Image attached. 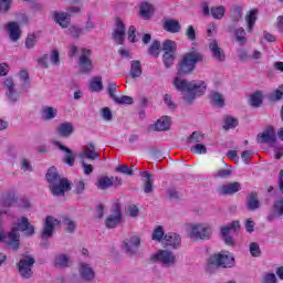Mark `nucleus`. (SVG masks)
I'll return each instance as SVG.
<instances>
[{
	"label": "nucleus",
	"mask_w": 283,
	"mask_h": 283,
	"mask_svg": "<svg viewBox=\"0 0 283 283\" xmlns=\"http://www.w3.org/2000/svg\"><path fill=\"white\" fill-rule=\"evenodd\" d=\"M174 85L178 92H186L187 94L184 96V101L188 105L191 104V101L196 98V96H202L205 92H207V84L205 81L195 80V81H187L180 77H176L174 81Z\"/></svg>",
	"instance_id": "1"
},
{
	"label": "nucleus",
	"mask_w": 283,
	"mask_h": 283,
	"mask_svg": "<svg viewBox=\"0 0 283 283\" xmlns=\"http://www.w3.org/2000/svg\"><path fill=\"white\" fill-rule=\"evenodd\" d=\"M203 61L205 54L198 51V49L192 48L179 60L177 64V74L179 76H189V74H193L198 63H202Z\"/></svg>",
	"instance_id": "2"
},
{
	"label": "nucleus",
	"mask_w": 283,
	"mask_h": 283,
	"mask_svg": "<svg viewBox=\"0 0 283 283\" xmlns=\"http://www.w3.org/2000/svg\"><path fill=\"white\" fill-rule=\"evenodd\" d=\"M46 180L49 182V189L52 196L61 197L65 196V191H70L72 189V182L66 178H62L56 171L55 167H51L46 172Z\"/></svg>",
	"instance_id": "3"
},
{
	"label": "nucleus",
	"mask_w": 283,
	"mask_h": 283,
	"mask_svg": "<svg viewBox=\"0 0 283 283\" xmlns=\"http://www.w3.org/2000/svg\"><path fill=\"white\" fill-rule=\"evenodd\" d=\"M233 266H235V258L233 255L218 252L207 259L206 271L207 273H216L220 269H233Z\"/></svg>",
	"instance_id": "4"
},
{
	"label": "nucleus",
	"mask_w": 283,
	"mask_h": 283,
	"mask_svg": "<svg viewBox=\"0 0 283 283\" xmlns=\"http://www.w3.org/2000/svg\"><path fill=\"white\" fill-rule=\"evenodd\" d=\"M178 50V45L174 40H165L163 43V63L166 70H169L174 66L176 62V51Z\"/></svg>",
	"instance_id": "5"
},
{
	"label": "nucleus",
	"mask_w": 283,
	"mask_h": 283,
	"mask_svg": "<svg viewBox=\"0 0 283 283\" xmlns=\"http://www.w3.org/2000/svg\"><path fill=\"white\" fill-rule=\"evenodd\" d=\"M36 260L33 255L30 254H22V258L20 259L18 266V273L21 275L23 280H30L32 275H34V272L32 271V266H34V263Z\"/></svg>",
	"instance_id": "6"
},
{
	"label": "nucleus",
	"mask_w": 283,
	"mask_h": 283,
	"mask_svg": "<svg viewBox=\"0 0 283 283\" xmlns=\"http://www.w3.org/2000/svg\"><path fill=\"white\" fill-rule=\"evenodd\" d=\"M151 262H160L164 266H176V254L169 250H159L150 256Z\"/></svg>",
	"instance_id": "7"
},
{
	"label": "nucleus",
	"mask_w": 283,
	"mask_h": 283,
	"mask_svg": "<svg viewBox=\"0 0 283 283\" xmlns=\"http://www.w3.org/2000/svg\"><path fill=\"white\" fill-rule=\"evenodd\" d=\"M213 229L209 224L199 223L191 227L190 238L192 240H211Z\"/></svg>",
	"instance_id": "8"
},
{
	"label": "nucleus",
	"mask_w": 283,
	"mask_h": 283,
	"mask_svg": "<svg viewBox=\"0 0 283 283\" xmlns=\"http://www.w3.org/2000/svg\"><path fill=\"white\" fill-rule=\"evenodd\" d=\"M14 229H15V242L18 244V249H19V238H20L19 231H21L22 233H25L27 235H34V226L30 223L27 217H21L20 219H18L17 226L13 227L11 231H13Z\"/></svg>",
	"instance_id": "9"
},
{
	"label": "nucleus",
	"mask_w": 283,
	"mask_h": 283,
	"mask_svg": "<svg viewBox=\"0 0 283 283\" xmlns=\"http://www.w3.org/2000/svg\"><path fill=\"white\" fill-rule=\"evenodd\" d=\"M238 230H240V221H232L231 223L221 227L222 240L228 247H235V241L233 240V237L229 235V233H231V231L238 233Z\"/></svg>",
	"instance_id": "10"
},
{
	"label": "nucleus",
	"mask_w": 283,
	"mask_h": 283,
	"mask_svg": "<svg viewBox=\"0 0 283 283\" xmlns=\"http://www.w3.org/2000/svg\"><path fill=\"white\" fill-rule=\"evenodd\" d=\"M81 52L82 54L78 60V66L83 74H90V72L94 70V64H92V60L90 59V56H92V50L82 49Z\"/></svg>",
	"instance_id": "11"
},
{
	"label": "nucleus",
	"mask_w": 283,
	"mask_h": 283,
	"mask_svg": "<svg viewBox=\"0 0 283 283\" xmlns=\"http://www.w3.org/2000/svg\"><path fill=\"white\" fill-rule=\"evenodd\" d=\"M120 222H123V213L120 212V206L116 203L112 209V214L105 220V227L106 229H116Z\"/></svg>",
	"instance_id": "12"
},
{
	"label": "nucleus",
	"mask_w": 283,
	"mask_h": 283,
	"mask_svg": "<svg viewBox=\"0 0 283 283\" xmlns=\"http://www.w3.org/2000/svg\"><path fill=\"white\" fill-rule=\"evenodd\" d=\"M140 247V237L133 235L124 240L123 249L129 258H134L138 253V248Z\"/></svg>",
	"instance_id": "13"
},
{
	"label": "nucleus",
	"mask_w": 283,
	"mask_h": 283,
	"mask_svg": "<svg viewBox=\"0 0 283 283\" xmlns=\"http://www.w3.org/2000/svg\"><path fill=\"white\" fill-rule=\"evenodd\" d=\"M277 140V136L275 135V128L273 126H269L262 133H260L256 137V142L260 145H273Z\"/></svg>",
	"instance_id": "14"
},
{
	"label": "nucleus",
	"mask_w": 283,
	"mask_h": 283,
	"mask_svg": "<svg viewBox=\"0 0 283 283\" xmlns=\"http://www.w3.org/2000/svg\"><path fill=\"white\" fill-rule=\"evenodd\" d=\"M59 224H61V221L59 219H55L52 216H48L44 220V227L41 233L42 240H48L52 238V235L54 234V227Z\"/></svg>",
	"instance_id": "15"
},
{
	"label": "nucleus",
	"mask_w": 283,
	"mask_h": 283,
	"mask_svg": "<svg viewBox=\"0 0 283 283\" xmlns=\"http://www.w3.org/2000/svg\"><path fill=\"white\" fill-rule=\"evenodd\" d=\"M125 22L120 18L115 19V29L113 30L112 36L117 45L125 43Z\"/></svg>",
	"instance_id": "16"
},
{
	"label": "nucleus",
	"mask_w": 283,
	"mask_h": 283,
	"mask_svg": "<svg viewBox=\"0 0 283 283\" xmlns=\"http://www.w3.org/2000/svg\"><path fill=\"white\" fill-rule=\"evenodd\" d=\"M80 158L81 160H98L101 155L96 151V147L92 143H88L80 154Z\"/></svg>",
	"instance_id": "17"
},
{
	"label": "nucleus",
	"mask_w": 283,
	"mask_h": 283,
	"mask_svg": "<svg viewBox=\"0 0 283 283\" xmlns=\"http://www.w3.org/2000/svg\"><path fill=\"white\" fill-rule=\"evenodd\" d=\"M245 207L248 211H258L262 203L260 202V197L256 191L250 192L245 198Z\"/></svg>",
	"instance_id": "18"
},
{
	"label": "nucleus",
	"mask_w": 283,
	"mask_h": 283,
	"mask_svg": "<svg viewBox=\"0 0 283 283\" xmlns=\"http://www.w3.org/2000/svg\"><path fill=\"white\" fill-rule=\"evenodd\" d=\"M242 189V185L238 181L230 182L228 185H222L218 189L219 196H233V193H238Z\"/></svg>",
	"instance_id": "19"
},
{
	"label": "nucleus",
	"mask_w": 283,
	"mask_h": 283,
	"mask_svg": "<svg viewBox=\"0 0 283 283\" xmlns=\"http://www.w3.org/2000/svg\"><path fill=\"white\" fill-rule=\"evenodd\" d=\"M209 50L214 61H219L220 63L224 62V59H226L224 50H222V48L218 45V40H210Z\"/></svg>",
	"instance_id": "20"
},
{
	"label": "nucleus",
	"mask_w": 283,
	"mask_h": 283,
	"mask_svg": "<svg viewBox=\"0 0 283 283\" xmlns=\"http://www.w3.org/2000/svg\"><path fill=\"white\" fill-rule=\"evenodd\" d=\"M53 145H55V147H57L61 151H65L66 155L63 161L66 165H69V167H74V163L76 160V157L74 156V151L67 148L66 146H64L63 144H61V142H53Z\"/></svg>",
	"instance_id": "21"
},
{
	"label": "nucleus",
	"mask_w": 283,
	"mask_h": 283,
	"mask_svg": "<svg viewBox=\"0 0 283 283\" xmlns=\"http://www.w3.org/2000/svg\"><path fill=\"white\" fill-rule=\"evenodd\" d=\"M61 138H70L74 134V124L66 122L60 124L55 129Z\"/></svg>",
	"instance_id": "22"
},
{
	"label": "nucleus",
	"mask_w": 283,
	"mask_h": 283,
	"mask_svg": "<svg viewBox=\"0 0 283 283\" xmlns=\"http://www.w3.org/2000/svg\"><path fill=\"white\" fill-rule=\"evenodd\" d=\"M80 275L84 282H94V277H96V273L94 272V269L92 266L81 263L80 266Z\"/></svg>",
	"instance_id": "23"
},
{
	"label": "nucleus",
	"mask_w": 283,
	"mask_h": 283,
	"mask_svg": "<svg viewBox=\"0 0 283 283\" xmlns=\"http://www.w3.org/2000/svg\"><path fill=\"white\" fill-rule=\"evenodd\" d=\"M4 87L7 90V98H9L11 103H17L19 95L17 94V88H14V81L10 77L7 78L4 81Z\"/></svg>",
	"instance_id": "24"
},
{
	"label": "nucleus",
	"mask_w": 283,
	"mask_h": 283,
	"mask_svg": "<svg viewBox=\"0 0 283 283\" xmlns=\"http://www.w3.org/2000/svg\"><path fill=\"white\" fill-rule=\"evenodd\" d=\"M7 31L9 33V38L13 43H17L19 39H21V28H19V22H9L7 24Z\"/></svg>",
	"instance_id": "25"
},
{
	"label": "nucleus",
	"mask_w": 283,
	"mask_h": 283,
	"mask_svg": "<svg viewBox=\"0 0 283 283\" xmlns=\"http://www.w3.org/2000/svg\"><path fill=\"white\" fill-rule=\"evenodd\" d=\"M164 241L166 247H171L172 249H178L182 242V240L180 239V234L174 232L165 234Z\"/></svg>",
	"instance_id": "26"
},
{
	"label": "nucleus",
	"mask_w": 283,
	"mask_h": 283,
	"mask_svg": "<svg viewBox=\"0 0 283 283\" xmlns=\"http://www.w3.org/2000/svg\"><path fill=\"white\" fill-rule=\"evenodd\" d=\"M140 176L144 181V191L146 193H151L154 191V175L149 171L140 172Z\"/></svg>",
	"instance_id": "27"
},
{
	"label": "nucleus",
	"mask_w": 283,
	"mask_h": 283,
	"mask_svg": "<svg viewBox=\"0 0 283 283\" xmlns=\"http://www.w3.org/2000/svg\"><path fill=\"white\" fill-rule=\"evenodd\" d=\"M95 187H97L99 191H105L107 189H111V187H114V177H107V176L99 177L95 182Z\"/></svg>",
	"instance_id": "28"
},
{
	"label": "nucleus",
	"mask_w": 283,
	"mask_h": 283,
	"mask_svg": "<svg viewBox=\"0 0 283 283\" xmlns=\"http://www.w3.org/2000/svg\"><path fill=\"white\" fill-rule=\"evenodd\" d=\"M171 129V117L163 116L155 123V132H169Z\"/></svg>",
	"instance_id": "29"
},
{
	"label": "nucleus",
	"mask_w": 283,
	"mask_h": 283,
	"mask_svg": "<svg viewBox=\"0 0 283 283\" xmlns=\"http://www.w3.org/2000/svg\"><path fill=\"white\" fill-rule=\"evenodd\" d=\"M139 14L142 19L149 21V19H151L154 15V6L149 2H142L139 6Z\"/></svg>",
	"instance_id": "30"
},
{
	"label": "nucleus",
	"mask_w": 283,
	"mask_h": 283,
	"mask_svg": "<svg viewBox=\"0 0 283 283\" xmlns=\"http://www.w3.org/2000/svg\"><path fill=\"white\" fill-rule=\"evenodd\" d=\"M164 30L170 32V34H178L182 30V27L178 20L170 19L164 22Z\"/></svg>",
	"instance_id": "31"
},
{
	"label": "nucleus",
	"mask_w": 283,
	"mask_h": 283,
	"mask_svg": "<svg viewBox=\"0 0 283 283\" xmlns=\"http://www.w3.org/2000/svg\"><path fill=\"white\" fill-rule=\"evenodd\" d=\"M53 19L61 28H70V15L67 12H54Z\"/></svg>",
	"instance_id": "32"
},
{
	"label": "nucleus",
	"mask_w": 283,
	"mask_h": 283,
	"mask_svg": "<svg viewBox=\"0 0 283 283\" xmlns=\"http://www.w3.org/2000/svg\"><path fill=\"white\" fill-rule=\"evenodd\" d=\"M249 103L251 107H262V103H264V95L262 91H256L250 95Z\"/></svg>",
	"instance_id": "33"
},
{
	"label": "nucleus",
	"mask_w": 283,
	"mask_h": 283,
	"mask_svg": "<svg viewBox=\"0 0 283 283\" xmlns=\"http://www.w3.org/2000/svg\"><path fill=\"white\" fill-rule=\"evenodd\" d=\"M13 205H17V197L14 195L7 193L0 197V207H3V209H10Z\"/></svg>",
	"instance_id": "34"
},
{
	"label": "nucleus",
	"mask_w": 283,
	"mask_h": 283,
	"mask_svg": "<svg viewBox=\"0 0 283 283\" xmlns=\"http://www.w3.org/2000/svg\"><path fill=\"white\" fill-rule=\"evenodd\" d=\"M258 12H259L258 9H253L245 17V21L248 23V32H253V27L255 25V22L258 21Z\"/></svg>",
	"instance_id": "35"
},
{
	"label": "nucleus",
	"mask_w": 283,
	"mask_h": 283,
	"mask_svg": "<svg viewBox=\"0 0 283 283\" xmlns=\"http://www.w3.org/2000/svg\"><path fill=\"white\" fill-rule=\"evenodd\" d=\"M143 74V66L140 61L135 60L130 63V76L132 78H138Z\"/></svg>",
	"instance_id": "36"
},
{
	"label": "nucleus",
	"mask_w": 283,
	"mask_h": 283,
	"mask_svg": "<svg viewBox=\"0 0 283 283\" xmlns=\"http://www.w3.org/2000/svg\"><path fill=\"white\" fill-rule=\"evenodd\" d=\"M210 14L217 21H220L224 17V14H227V9L224 8V6L212 7L210 9Z\"/></svg>",
	"instance_id": "37"
},
{
	"label": "nucleus",
	"mask_w": 283,
	"mask_h": 283,
	"mask_svg": "<svg viewBox=\"0 0 283 283\" xmlns=\"http://www.w3.org/2000/svg\"><path fill=\"white\" fill-rule=\"evenodd\" d=\"M57 111L52 106H46L42 109V119L43 120H52L56 118Z\"/></svg>",
	"instance_id": "38"
},
{
	"label": "nucleus",
	"mask_w": 283,
	"mask_h": 283,
	"mask_svg": "<svg viewBox=\"0 0 283 283\" xmlns=\"http://www.w3.org/2000/svg\"><path fill=\"white\" fill-rule=\"evenodd\" d=\"M230 19L233 23H239L240 19H242V8L233 6L230 11Z\"/></svg>",
	"instance_id": "39"
},
{
	"label": "nucleus",
	"mask_w": 283,
	"mask_h": 283,
	"mask_svg": "<svg viewBox=\"0 0 283 283\" xmlns=\"http://www.w3.org/2000/svg\"><path fill=\"white\" fill-rule=\"evenodd\" d=\"M210 101L211 104L216 105L217 107H224V97L218 92H214L210 95Z\"/></svg>",
	"instance_id": "40"
},
{
	"label": "nucleus",
	"mask_w": 283,
	"mask_h": 283,
	"mask_svg": "<svg viewBox=\"0 0 283 283\" xmlns=\"http://www.w3.org/2000/svg\"><path fill=\"white\" fill-rule=\"evenodd\" d=\"M205 140V135L200 132H193L188 138L187 143L189 145H196L198 143H202Z\"/></svg>",
	"instance_id": "41"
},
{
	"label": "nucleus",
	"mask_w": 283,
	"mask_h": 283,
	"mask_svg": "<svg viewBox=\"0 0 283 283\" xmlns=\"http://www.w3.org/2000/svg\"><path fill=\"white\" fill-rule=\"evenodd\" d=\"M55 266L65 268L70 264V255L69 254H57L54 259Z\"/></svg>",
	"instance_id": "42"
},
{
	"label": "nucleus",
	"mask_w": 283,
	"mask_h": 283,
	"mask_svg": "<svg viewBox=\"0 0 283 283\" xmlns=\"http://www.w3.org/2000/svg\"><path fill=\"white\" fill-rule=\"evenodd\" d=\"M148 54H150V56H155V59H158V56L160 55V41L155 40L153 42V44L148 49Z\"/></svg>",
	"instance_id": "43"
},
{
	"label": "nucleus",
	"mask_w": 283,
	"mask_h": 283,
	"mask_svg": "<svg viewBox=\"0 0 283 283\" xmlns=\"http://www.w3.org/2000/svg\"><path fill=\"white\" fill-rule=\"evenodd\" d=\"M91 92H101L103 90V80L101 77H94L90 83Z\"/></svg>",
	"instance_id": "44"
},
{
	"label": "nucleus",
	"mask_w": 283,
	"mask_h": 283,
	"mask_svg": "<svg viewBox=\"0 0 283 283\" xmlns=\"http://www.w3.org/2000/svg\"><path fill=\"white\" fill-rule=\"evenodd\" d=\"M223 127H224V129H235V127H238V119H235L229 115H226Z\"/></svg>",
	"instance_id": "45"
},
{
	"label": "nucleus",
	"mask_w": 283,
	"mask_h": 283,
	"mask_svg": "<svg viewBox=\"0 0 283 283\" xmlns=\"http://www.w3.org/2000/svg\"><path fill=\"white\" fill-rule=\"evenodd\" d=\"M153 240H155V242H160L161 240H165V230L163 229V226H158L153 231Z\"/></svg>",
	"instance_id": "46"
},
{
	"label": "nucleus",
	"mask_w": 283,
	"mask_h": 283,
	"mask_svg": "<svg viewBox=\"0 0 283 283\" xmlns=\"http://www.w3.org/2000/svg\"><path fill=\"white\" fill-rule=\"evenodd\" d=\"M24 45L27 50H34V45H36V34L34 33L28 34Z\"/></svg>",
	"instance_id": "47"
},
{
	"label": "nucleus",
	"mask_w": 283,
	"mask_h": 283,
	"mask_svg": "<svg viewBox=\"0 0 283 283\" xmlns=\"http://www.w3.org/2000/svg\"><path fill=\"white\" fill-rule=\"evenodd\" d=\"M62 222L66 227L67 233H74L76 231V223L72 219L64 217Z\"/></svg>",
	"instance_id": "48"
},
{
	"label": "nucleus",
	"mask_w": 283,
	"mask_h": 283,
	"mask_svg": "<svg viewBox=\"0 0 283 283\" xmlns=\"http://www.w3.org/2000/svg\"><path fill=\"white\" fill-rule=\"evenodd\" d=\"M114 103L117 105H134V97L123 95L120 97L115 98Z\"/></svg>",
	"instance_id": "49"
},
{
	"label": "nucleus",
	"mask_w": 283,
	"mask_h": 283,
	"mask_svg": "<svg viewBox=\"0 0 283 283\" xmlns=\"http://www.w3.org/2000/svg\"><path fill=\"white\" fill-rule=\"evenodd\" d=\"M74 193L76 196H83L85 193V181L83 179L75 181Z\"/></svg>",
	"instance_id": "50"
},
{
	"label": "nucleus",
	"mask_w": 283,
	"mask_h": 283,
	"mask_svg": "<svg viewBox=\"0 0 283 283\" xmlns=\"http://www.w3.org/2000/svg\"><path fill=\"white\" fill-rule=\"evenodd\" d=\"M283 98V86H279L276 91L269 95V99L272 102L282 101Z\"/></svg>",
	"instance_id": "51"
},
{
	"label": "nucleus",
	"mask_w": 283,
	"mask_h": 283,
	"mask_svg": "<svg viewBox=\"0 0 283 283\" xmlns=\"http://www.w3.org/2000/svg\"><path fill=\"white\" fill-rule=\"evenodd\" d=\"M234 34L237 36L238 43H240L241 45H244V43H247V31H244L242 28L238 29Z\"/></svg>",
	"instance_id": "52"
},
{
	"label": "nucleus",
	"mask_w": 283,
	"mask_h": 283,
	"mask_svg": "<svg viewBox=\"0 0 283 283\" xmlns=\"http://www.w3.org/2000/svg\"><path fill=\"white\" fill-rule=\"evenodd\" d=\"M250 253L252 258H260V255H262V250H260V244L258 242H252L250 244Z\"/></svg>",
	"instance_id": "53"
},
{
	"label": "nucleus",
	"mask_w": 283,
	"mask_h": 283,
	"mask_svg": "<svg viewBox=\"0 0 283 283\" xmlns=\"http://www.w3.org/2000/svg\"><path fill=\"white\" fill-rule=\"evenodd\" d=\"M115 171H117L118 174H124L125 176H134V170L127 167V165H118L115 168Z\"/></svg>",
	"instance_id": "54"
},
{
	"label": "nucleus",
	"mask_w": 283,
	"mask_h": 283,
	"mask_svg": "<svg viewBox=\"0 0 283 283\" xmlns=\"http://www.w3.org/2000/svg\"><path fill=\"white\" fill-rule=\"evenodd\" d=\"M190 150H191V154H198V155L207 154V146H205V144H196L190 148Z\"/></svg>",
	"instance_id": "55"
},
{
	"label": "nucleus",
	"mask_w": 283,
	"mask_h": 283,
	"mask_svg": "<svg viewBox=\"0 0 283 283\" xmlns=\"http://www.w3.org/2000/svg\"><path fill=\"white\" fill-rule=\"evenodd\" d=\"M12 0H0V14H6L10 11Z\"/></svg>",
	"instance_id": "56"
},
{
	"label": "nucleus",
	"mask_w": 283,
	"mask_h": 283,
	"mask_svg": "<svg viewBox=\"0 0 283 283\" xmlns=\"http://www.w3.org/2000/svg\"><path fill=\"white\" fill-rule=\"evenodd\" d=\"M127 35L130 43H136L138 41V39H136V36H138V33L136 32V27L130 25L128 28Z\"/></svg>",
	"instance_id": "57"
},
{
	"label": "nucleus",
	"mask_w": 283,
	"mask_h": 283,
	"mask_svg": "<svg viewBox=\"0 0 283 283\" xmlns=\"http://www.w3.org/2000/svg\"><path fill=\"white\" fill-rule=\"evenodd\" d=\"M69 34H71L73 39H80L81 34H83V29L78 27H70Z\"/></svg>",
	"instance_id": "58"
},
{
	"label": "nucleus",
	"mask_w": 283,
	"mask_h": 283,
	"mask_svg": "<svg viewBox=\"0 0 283 283\" xmlns=\"http://www.w3.org/2000/svg\"><path fill=\"white\" fill-rule=\"evenodd\" d=\"M261 283H277V277L273 273H266L263 275Z\"/></svg>",
	"instance_id": "59"
},
{
	"label": "nucleus",
	"mask_w": 283,
	"mask_h": 283,
	"mask_svg": "<svg viewBox=\"0 0 283 283\" xmlns=\"http://www.w3.org/2000/svg\"><path fill=\"white\" fill-rule=\"evenodd\" d=\"M118 87V85H116L115 83H109L108 84V96L112 98V101H116L118 98V96H116V88Z\"/></svg>",
	"instance_id": "60"
},
{
	"label": "nucleus",
	"mask_w": 283,
	"mask_h": 283,
	"mask_svg": "<svg viewBox=\"0 0 283 283\" xmlns=\"http://www.w3.org/2000/svg\"><path fill=\"white\" fill-rule=\"evenodd\" d=\"M186 36L189 41H196V29L193 25H188L186 29Z\"/></svg>",
	"instance_id": "61"
},
{
	"label": "nucleus",
	"mask_w": 283,
	"mask_h": 283,
	"mask_svg": "<svg viewBox=\"0 0 283 283\" xmlns=\"http://www.w3.org/2000/svg\"><path fill=\"white\" fill-rule=\"evenodd\" d=\"M101 116H102L103 120H112V118H113L112 109H109V107L102 108Z\"/></svg>",
	"instance_id": "62"
},
{
	"label": "nucleus",
	"mask_w": 283,
	"mask_h": 283,
	"mask_svg": "<svg viewBox=\"0 0 283 283\" xmlns=\"http://www.w3.org/2000/svg\"><path fill=\"white\" fill-rule=\"evenodd\" d=\"M273 209L274 213H276L277 216H283V200L276 201Z\"/></svg>",
	"instance_id": "63"
},
{
	"label": "nucleus",
	"mask_w": 283,
	"mask_h": 283,
	"mask_svg": "<svg viewBox=\"0 0 283 283\" xmlns=\"http://www.w3.org/2000/svg\"><path fill=\"white\" fill-rule=\"evenodd\" d=\"M22 171H32V166L30 165V160L22 158L20 163Z\"/></svg>",
	"instance_id": "64"
}]
</instances>
